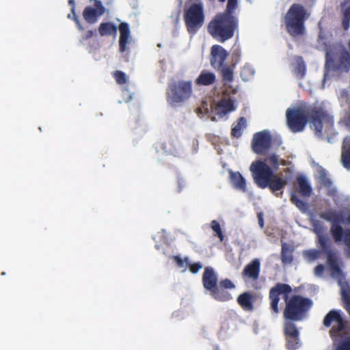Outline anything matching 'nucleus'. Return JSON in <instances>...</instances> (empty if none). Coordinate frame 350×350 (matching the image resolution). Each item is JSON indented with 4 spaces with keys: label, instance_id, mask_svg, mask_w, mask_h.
<instances>
[{
    "label": "nucleus",
    "instance_id": "nucleus-33",
    "mask_svg": "<svg viewBox=\"0 0 350 350\" xmlns=\"http://www.w3.org/2000/svg\"><path fill=\"white\" fill-rule=\"evenodd\" d=\"M291 202L295 204L301 211L306 212L308 208V204L299 198L297 191H292L291 193Z\"/></svg>",
    "mask_w": 350,
    "mask_h": 350
},
{
    "label": "nucleus",
    "instance_id": "nucleus-5",
    "mask_svg": "<svg viewBox=\"0 0 350 350\" xmlns=\"http://www.w3.org/2000/svg\"><path fill=\"white\" fill-rule=\"evenodd\" d=\"M310 13L304 5L293 3L284 16L286 31L292 37H298L305 33V22L309 18Z\"/></svg>",
    "mask_w": 350,
    "mask_h": 350
},
{
    "label": "nucleus",
    "instance_id": "nucleus-49",
    "mask_svg": "<svg viewBox=\"0 0 350 350\" xmlns=\"http://www.w3.org/2000/svg\"><path fill=\"white\" fill-rule=\"evenodd\" d=\"M278 155L275 154H271V161L277 163L278 162Z\"/></svg>",
    "mask_w": 350,
    "mask_h": 350
},
{
    "label": "nucleus",
    "instance_id": "nucleus-1",
    "mask_svg": "<svg viewBox=\"0 0 350 350\" xmlns=\"http://www.w3.org/2000/svg\"><path fill=\"white\" fill-rule=\"evenodd\" d=\"M286 124L291 131H304L307 123L319 138L329 139L334 134V120L327 111L314 105H305L296 108H288L286 111Z\"/></svg>",
    "mask_w": 350,
    "mask_h": 350
},
{
    "label": "nucleus",
    "instance_id": "nucleus-50",
    "mask_svg": "<svg viewBox=\"0 0 350 350\" xmlns=\"http://www.w3.org/2000/svg\"><path fill=\"white\" fill-rule=\"evenodd\" d=\"M258 221H259V224L262 227L263 226V219L262 217V215L261 213H259L258 215Z\"/></svg>",
    "mask_w": 350,
    "mask_h": 350
},
{
    "label": "nucleus",
    "instance_id": "nucleus-40",
    "mask_svg": "<svg viewBox=\"0 0 350 350\" xmlns=\"http://www.w3.org/2000/svg\"><path fill=\"white\" fill-rule=\"evenodd\" d=\"M69 5H71V12L73 15L72 19L76 23L77 27L79 31H83L84 29L83 27L81 24L78 17L76 15L75 13V1L74 0H68Z\"/></svg>",
    "mask_w": 350,
    "mask_h": 350
},
{
    "label": "nucleus",
    "instance_id": "nucleus-39",
    "mask_svg": "<svg viewBox=\"0 0 350 350\" xmlns=\"http://www.w3.org/2000/svg\"><path fill=\"white\" fill-rule=\"evenodd\" d=\"M212 230L216 232L217 236L219 237L220 241H223L224 236L223 234L219 223L216 220H213L211 224Z\"/></svg>",
    "mask_w": 350,
    "mask_h": 350
},
{
    "label": "nucleus",
    "instance_id": "nucleus-42",
    "mask_svg": "<svg viewBox=\"0 0 350 350\" xmlns=\"http://www.w3.org/2000/svg\"><path fill=\"white\" fill-rule=\"evenodd\" d=\"M342 153H350V135L346 136L342 141Z\"/></svg>",
    "mask_w": 350,
    "mask_h": 350
},
{
    "label": "nucleus",
    "instance_id": "nucleus-30",
    "mask_svg": "<svg viewBox=\"0 0 350 350\" xmlns=\"http://www.w3.org/2000/svg\"><path fill=\"white\" fill-rule=\"evenodd\" d=\"M319 32L317 38V43L319 47H321L323 50L326 51V54L329 53L331 45L328 40L323 28L319 25Z\"/></svg>",
    "mask_w": 350,
    "mask_h": 350
},
{
    "label": "nucleus",
    "instance_id": "nucleus-14",
    "mask_svg": "<svg viewBox=\"0 0 350 350\" xmlns=\"http://www.w3.org/2000/svg\"><path fill=\"white\" fill-rule=\"evenodd\" d=\"M228 52L221 46H212L210 53V64L215 70H219L226 66L225 62L228 57Z\"/></svg>",
    "mask_w": 350,
    "mask_h": 350
},
{
    "label": "nucleus",
    "instance_id": "nucleus-24",
    "mask_svg": "<svg viewBox=\"0 0 350 350\" xmlns=\"http://www.w3.org/2000/svg\"><path fill=\"white\" fill-rule=\"evenodd\" d=\"M342 10V26L345 30L350 27V0H344L340 3Z\"/></svg>",
    "mask_w": 350,
    "mask_h": 350
},
{
    "label": "nucleus",
    "instance_id": "nucleus-3",
    "mask_svg": "<svg viewBox=\"0 0 350 350\" xmlns=\"http://www.w3.org/2000/svg\"><path fill=\"white\" fill-rule=\"evenodd\" d=\"M224 3L226 0H218ZM237 7V0H228L224 12L217 14L209 22L207 29L209 34L216 40L224 42L234 36L238 28V18L233 15Z\"/></svg>",
    "mask_w": 350,
    "mask_h": 350
},
{
    "label": "nucleus",
    "instance_id": "nucleus-7",
    "mask_svg": "<svg viewBox=\"0 0 350 350\" xmlns=\"http://www.w3.org/2000/svg\"><path fill=\"white\" fill-rule=\"evenodd\" d=\"M192 92L191 81H173L167 88L166 100L171 106H176L187 100Z\"/></svg>",
    "mask_w": 350,
    "mask_h": 350
},
{
    "label": "nucleus",
    "instance_id": "nucleus-43",
    "mask_svg": "<svg viewBox=\"0 0 350 350\" xmlns=\"http://www.w3.org/2000/svg\"><path fill=\"white\" fill-rule=\"evenodd\" d=\"M187 265L189 266V270L192 273H198L200 269L202 268V264L200 262L194 263H191L189 262H187Z\"/></svg>",
    "mask_w": 350,
    "mask_h": 350
},
{
    "label": "nucleus",
    "instance_id": "nucleus-37",
    "mask_svg": "<svg viewBox=\"0 0 350 350\" xmlns=\"http://www.w3.org/2000/svg\"><path fill=\"white\" fill-rule=\"evenodd\" d=\"M241 55V49L239 46L234 45L231 52L232 66L234 67L239 63Z\"/></svg>",
    "mask_w": 350,
    "mask_h": 350
},
{
    "label": "nucleus",
    "instance_id": "nucleus-2",
    "mask_svg": "<svg viewBox=\"0 0 350 350\" xmlns=\"http://www.w3.org/2000/svg\"><path fill=\"white\" fill-rule=\"evenodd\" d=\"M292 288L290 285L284 283H277L270 288L269 299L270 301V309L272 313H279V301L280 295H283L285 301V307L283 311V317L285 321L297 322L304 320L312 308L313 301L308 297L300 295H288L291 293Z\"/></svg>",
    "mask_w": 350,
    "mask_h": 350
},
{
    "label": "nucleus",
    "instance_id": "nucleus-17",
    "mask_svg": "<svg viewBox=\"0 0 350 350\" xmlns=\"http://www.w3.org/2000/svg\"><path fill=\"white\" fill-rule=\"evenodd\" d=\"M202 284L204 288L211 291L218 284L217 275L213 267H206L202 275Z\"/></svg>",
    "mask_w": 350,
    "mask_h": 350
},
{
    "label": "nucleus",
    "instance_id": "nucleus-11",
    "mask_svg": "<svg viewBox=\"0 0 350 350\" xmlns=\"http://www.w3.org/2000/svg\"><path fill=\"white\" fill-rule=\"evenodd\" d=\"M284 335L286 341V347L288 350H296L301 346L299 332L296 325L291 321L284 323Z\"/></svg>",
    "mask_w": 350,
    "mask_h": 350
},
{
    "label": "nucleus",
    "instance_id": "nucleus-10",
    "mask_svg": "<svg viewBox=\"0 0 350 350\" xmlns=\"http://www.w3.org/2000/svg\"><path fill=\"white\" fill-rule=\"evenodd\" d=\"M325 66L333 71L348 72L350 70V52L345 49H342L336 59L330 58L327 53Z\"/></svg>",
    "mask_w": 350,
    "mask_h": 350
},
{
    "label": "nucleus",
    "instance_id": "nucleus-47",
    "mask_svg": "<svg viewBox=\"0 0 350 350\" xmlns=\"http://www.w3.org/2000/svg\"><path fill=\"white\" fill-rule=\"evenodd\" d=\"M342 163L345 168L350 170V154H342Z\"/></svg>",
    "mask_w": 350,
    "mask_h": 350
},
{
    "label": "nucleus",
    "instance_id": "nucleus-21",
    "mask_svg": "<svg viewBox=\"0 0 350 350\" xmlns=\"http://www.w3.org/2000/svg\"><path fill=\"white\" fill-rule=\"evenodd\" d=\"M254 297L250 292H244L237 297V303L245 311L254 310Z\"/></svg>",
    "mask_w": 350,
    "mask_h": 350
},
{
    "label": "nucleus",
    "instance_id": "nucleus-41",
    "mask_svg": "<svg viewBox=\"0 0 350 350\" xmlns=\"http://www.w3.org/2000/svg\"><path fill=\"white\" fill-rule=\"evenodd\" d=\"M113 77L115 78L117 83L123 85L126 82V75L124 72L120 70H116L113 73Z\"/></svg>",
    "mask_w": 350,
    "mask_h": 350
},
{
    "label": "nucleus",
    "instance_id": "nucleus-16",
    "mask_svg": "<svg viewBox=\"0 0 350 350\" xmlns=\"http://www.w3.org/2000/svg\"><path fill=\"white\" fill-rule=\"evenodd\" d=\"M260 272V260L258 258H254L245 267L242 271V276L245 280L256 281L259 278Z\"/></svg>",
    "mask_w": 350,
    "mask_h": 350
},
{
    "label": "nucleus",
    "instance_id": "nucleus-6",
    "mask_svg": "<svg viewBox=\"0 0 350 350\" xmlns=\"http://www.w3.org/2000/svg\"><path fill=\"white\" fill-rule=\"evenodd\" d=\"M251 147L254 153H266L271 149L284 150L281 137L278 135H272L267 129L256 132L253 135Z\"/></svg>",
    "mask_w": 350,
    "mask_h": 350
},
{
    "label": "nucleus",
    "instance_id": "nucleus-23",
    "mask_svg": "<svg viewBox=\"0 0 350 350\" xmlns=\"http://www.w3.org/2000/svg\"><path fill=\"white\" fill-rule=\"evenodd\" d=\"M215 81L216 75L215 73L207 70H203L195 82L198 85L208 86L213 85Z\"/></svg>",
    "mask_w": 350,
    "mask_h": 350
},
{
    "label": "nucleus",
    "instance_id": "nucleus-20",
    "mask_svg": "<svg viewBox=\"0 0 350 350\" xmlns=\"http://www.w3.org/2000/svg\"><path fill=\"white\" fill-rule=\"evenodd\" d=\"M230 182L232 187L241 192L245 193L247 191V183L246 180L242 174L239 172H233L230 170Z\"/></svg>",
    "mask_w": 350,
    "mask_h": 350
},
{
    "label": "nucleus",
    "instance_id": "nucleus-35",
    "mask_svg": "<svg viewBox=\"0 0 350 350\" xmlns=\"http://www.w3.org/2000/svg\"><path fill=\"white\" fill-rule=\"evenodd\" d=\"M339 124L350 131V105L344 110L342 116L339 120Z\"/></svg>",
    "mask_w": 350,
    "mask_h": 350
},
{
    "label": "nucleus",
    "instance_id": "nucleus-48",
    "mask_svg": "<svg viewBox=\"0 0 350 350\" xmlns=\"http://www.w3.org/2000/svg\"><path fill=\"white\" fill-rule=\"evenodd\" d=\"M327 189V195L332 198H335L337 196V190L332 185L330 187H326Z\"/></svg>",
    "mask_w": 350,
    "mask_h": 350
},
{
    "label": "nucleus",
    "instance_id": "nucleus-46",
    "mask_svg": "<svg viewBox=\"0 0 350 350\" xmlns=\"http://www.w3.org/2000/svg\"><path fill=\"white\" fill-rule=\"evenodd\" d=\"M325 271V266L323 264H319L315 267L314 269V273L315 275L321 277L323 275Z\"/></svg>",
    "mask_w": 350,
    "mask_h": 350
},
{
    "label": "nucleus",
    "instance_id": "nucleus-25",
    "mask_svg": "<svg viewBox=\"0 0 350 350\" xmlns=\"http://www.w3.org/2000/svg\"><path fill=\"white\" fill-rule=\"evenodd\" d=\"M294 59L293 72L297 79H301L304 78L306 74V64L301 56H295Z\"/></svg>",
    "mask_w": 350,
    "mask_h": 350
},
{
    "label": "nucleus",
    "instance_id": "nucleus-18",
    "mask_svg": "<svg viewBox=\"0 0 350 350\" xmlns=\"http://www.w3.org/2000/svg\"><path fill=\"white\" fill-rule=\"evenodd\" d=\"M118 29L120 31L119 50L121 53H123L126 51V44L131 38V31L129 24L125 22L120 23Z\"/></svg>",
    "mask_w": 350,
    "mask_h": 350
},
{
    "label": "nucleus",
    "instance_id": "nucleus-8",
    "mask_svg": "<svg viewBox=\"0 0 350 350\" xmlns=\"http://www.w3.org/2000/svg\"><path fill=\"white\" fill-rule=\"evenodd\" d=\"M184 21L188 33L194 35L204 22L203 6L201 3H193L184 14Z\"/></svg>",
    "mask_w": 350,
    "mask_h": 350
},
{
    "label": "nucleus",
    "instance_id": "nucleus-4",
    "mask_svg": "<svg viewBox=\"0 0 350 350\" xmlns=\"http://www.w3.org/2000/svg\"><path fill=\"white\" fill-rule=\"evenodd\" d=\"M314 231L317 234V245L322 250L326 256V263L330 272L331 276L341 281L345 278L342 271L343 262L336 252L331 249L329 239L321 233L322 226L319 221L314 225Z\"/></svg>",
    "mask_w": 350,
    "mask_h": 350
},
{
    "label": "nucleus",
    "instance_id": "nucleus-38",
    "mask_svg": "<svg viewBox=\"0 0 350 350\" xmlns=\"http://www.w3.org/2000/svg\"><path fill=\"white\" fill-rule=\"evenodd\" d=\"M319 182L325 187H330L332 185V180L327 177V173L323 169L319 172Z\"/></svg>",
    "mask_w": 350,
    "mask_h": 350
},
{
    "label": "nucleus",
    "instance_id": "nucleus-45",
    "mask_svg": "<svg viewBox=\"0 0 350 350\" xmlns=\"http://www.w3.org/2000/svg\"><path fill=\"white\" fill-rule=\"evenodd\" d=\"M96 35V30H88L81 35V40H87Z\"/></svg>",
    "mask_w": 350,
    "mask_h": 350
},
{
    "label": "nucleus",
    "instance_id": "nucleus-19",
    "mask_svg": "<svg viewBox=\"0 0 350 350\" xmlns=\"http://www.w3.org/2000/svg\"><path fill=\"white\" fill-rule=\"evenodd\" d=\"M321 218L332 223L330 228L334 226H340V224H346L343 215L341 212H337L332 209H329L320 215Z\"/></svg>",
    "mask_w": 350,
    "mask_h": 350
},
{
    "label": "nucleus",
    "instance_id": "nucleus-12",
    "mask_svg": "<svg viewBox=\"0 0 350 350\" xmlns=\"http://www.w3.org/2000/svg\"><path fill=\"white\" fill-rule=\"evenodd\" d=\"M334 322L336 323V325L332 326L329 330V334L332 337L338 335L345 327V323L340 312L336 310H332L326 314L323 319V325L329 327Z\"/></svg>",
    "mask_w": 350,
    "mask_h": 350
},
{
    "label": "nucleus",
    "instance_id": "nucleus-26",
    "mask_svg": "<svg viewBox=\"0 0 350 350\" xmlns=\"http://www.w3.org/2000/svg\"><path fill=\"white\" fill-rule=\"evenodd\" d=\"M218 113L226 115L235 109L234 101L231 98H222L217 103Z\"/></svg>",
    "mask_w": 350,
    "mask_h": 350
},
{
    "label": "nucleus",
    "instance_id": "nucleus-36",
    "mask_svg": "<svg viewBox=\"0 0 350 350\" xmlns=\"http://www.w3.org/2000/svg\"><path fill=\"white\" fill-rule=\"evenodd\" d=\"M255 71L250 65H245L241 70V77L243 81H249L254 75Z\"/></svg>",
    "mask_w": 350,
    "mask_h": 350
},
{
    "label": "nucleus",
    "instance_id": "nucleus-29",
    "mask_svg": "<svg viewBox=\"0 0 350 350\" xmlns=\"http://www.w3.org/2000/svg\"><path fill=\"white\" fill-rule=\"evenodd\" d=\"M233 68L234 67L232 66L226 65L223 66L222 68L217 70L220 72L222 80L226 85L228 83H231L234 79Z\"/></svg>",
    "mask_w": 350,
    "mask_h": 350
},
{
    "label": "nucleus",
    "instance_id": "nucleus-51",
    "mask_svg": "<svg viewBox=\"0 0 350 350\" xmlns=\"http://www.w3.org/2000/svg\"><path fill=\"white\" fill-rule=\"evenodd\" d=\"M346 224H350V215L346 219Z\"/></svg>",
    "mask_w": 350,
    "mask_h": 350
},
{
    "label": "nucleus",
    "instance_id": "nucleus-15",
    "mask_svg": "<svg viewBox=\"0 0 350 350\" xmlns=\"http://www.w3.org/2000/svg\"><path fill=\"white\" fill-rule=\"evenodd\" d=\"M105 8L99 1H95V8L87 6L83 12V16L88 23H94L98 17L104 13Z\"/></svg>",
    "mask_w": 350,
    "mask_h": 350
},
{
    "label": "nucleus",
    "instance_id": "nucleus-13",
    "mask_svg": "<svg viewBox=\"0 0 350 350\" xmlns=\"http://www.w3.org/2000/svg\"><path fill=\"white\" fill-rule=\"evenodd\" d=\"M235 288L234 283L226 278L221 280L219 284L210 291V295L217 301H228L232 299L231 294L227 291V289H233Z\"/></svg>",
    "mask_w": 350,
    "mask_h": 350
},
{
    "label": "nucleus",
    "instance_id": "nucleus-34",
    "mask_svg": "<svg viewBox=\"0 0 350 350\" xmlns=\"http://www.w3.org/2000/svg\"><path fill=\"white\" fill-rule=\"evenodd\" d=\"M322 253L325 254L321 249V250L312 249L304 251L303 256L308 261L312 262L318 259Z\"/></svg>",
    "mask_w": 350,
    "mask_h": 350
},
{
    "label": "nucleus",
    "instance_id": "nucleus-9",
    "mask_svg": "<svg viewBox=\"0 0 350 350\" xmlns=\"http://www.w3.org/2000/svg\"><path fill=\"white\" fill-rule=\"evenodd\" d=\"M250 170L252 172L254 182L262 188H266L269 185V181L273 176L272 169L265 162L256 161L250 166Z\"/></svg>",
    "mask_w": 350,
    "mask_h": 350
},
{
    "label": "nucleus",
    "instance_id": "nucleus-44",
    "mask_svg": "<svg viewBox=\"0 0 350 350\" xmlns=\"http://www.w3.org/2000/svg\"><path fill=\"white\" fill-rule=\"evenodd\" d=\"M173 260L176 263V265L180 267H183L184 265V262H186L187 264L188 262V258L187 257H185L184 259H182L180 256H173Z\"/></svg>",
    "mask_w": 350,
    "mask_h": 350
},
{
    "label": "nucleus",
    "instance_id": "nucleus-28",
    "mask_svg": "<svg viewBox=\"0 0 350 350\" xmlns=\"http://www.w3.org/2000/svg\"><path fill=\"white\" fill-rule=\"evenodd\" d=\"M286 185V180L285 179L273 174V178H270L267 187H269L270 190L275 193L276 191L282 189Z\"/></svg>",
    "mask_w": 350,
    "mask_h": 350
},
{
    "label": "nucleus",
    "instance_id": "nucleus-27",
    "mask_svg": "<svg viewBox=\"0 0 350 350\" xmlns=\"http://www.w3.org/2000/svg\"><path fill=\"white\" fill-rule=\"evenodd\" d=\"M293 248L286 243L282 245L281 261L284 265H290L293 261Z\"/></svg>",
    "mask_w": 350,
    "mask_h": 350
},
{
    "label": "nucleus",
    "instance_id": "nucleus-22",
    "mask_svg": "<svg viewBox=\"0 0 350 350\" xmlns=\"http://www.w3.org/2000/svg\"><path fill=\"white\" fill-rule=\"evenodd\" d=\"M296 183L297 184V191L301 196L303 197H310L311 196L312 192V187L304 176L299 175L297 176Z\"/></svg>",
    "mask_w": 350,
    "mask_h": 350
},
{
    "label": "nucleus",
    "instance_id": "nucleus-32",
    "mask_svg": "<svg viewBox=\"0 0 350 350\" xmlns=\"http://www.w3.org/2000/svg\"><path fill=\"white\" fill-rule=\"evenodd\" d=\"M98 31L101 36L116 34L117 27L111 23H102L99 26Z\"/></svg>",
    "mask_w": 350,
    "mask_h": 350
},
{
    "label": "nucleus",
    "instance_id": "nucleus-31",
    "mask_svg": "<svg viewBox=\"0 0 350 350\" xmlns=\"http://www.w3.org/2000/svg\"><path fill=\"white\" fill-rule=\"evenodd\" d=\"M247 126V120L245 117H240L237 120V124L231 129L232 137L239 138L242 135V130Z\"/></svg>",
    "mask_w": 350,
    "mask_h": 350
}]
</instances>
